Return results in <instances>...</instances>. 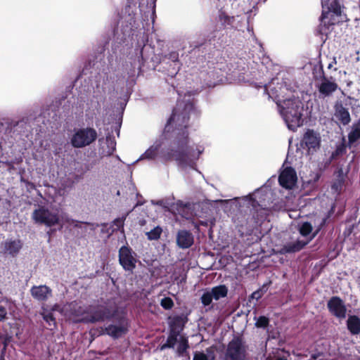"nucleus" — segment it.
I'll return each mask as SVG.
<instances>
[{"label": "nucleus", "instance_id": "nucleus-1", "mask_svg": "<svg viewBox=\"0 0 360 360\" xmlns=\"http://www.w3.org/2000/svg\"><path fill=\"white\" fill-rule=\"evenodd\" d=\"M198 114L190 97L178 100L162 134L133 164L159 158L163 162L174 160L183 170L196 169L197 160L205 148L202 145L191 144L187 127L190 118Z\"/></svg>", "mask_w": 360, "mask_h": 360}, {"label": "nucleus", "instance_id": "nucleus-2", "mask_svg": "<svg viewBox=\"0 0 360 360\" xmlns=\"http://www.w3.org/2000/svg\"><path fill=\"white\" fill-rule=\"evenodd\" d=\"M264 94L269 98H272L276 103L280 115L283 117L288 128L295 131L303 124V113L304 111V104L299 98L293 97L285 98L281 94L287 90L285 86L281 85L279 87L280 93L276 89L268 91V86L264 85Z\"/></svg>", "mask_w": 360, "mask_h": 360}, {"label": "nucleus", "instance_id": "nucleus-3", "mask_svg": "<svg viewBox=\"0 0 360 360\" xmlns=\"http://www.w3.org/2000/svg\"><path fill=\"white\" fill-rule=\"evenodd\" d=\"M137 14L131 15L130 13L128 16L125 17L124 22L122 25V31L124 36L130 37L132 39L136 35L137 39V46L136 47V56L134 63L137 62L139 67L142 65L148 58V56L144 53L146 50V43L148 42V35L145 32V25L143 23V28L140 29L138 32L139 23L137 22Z\"/></svg>", "mask_w": 360, "mask_h": 360}, {"label": "nucleus", "instance_id": "nucleus-4", "mask_svg": "<svg viewBox=\"0 0 360 360\" xmlns=\"http://www.w3.org/2000/svg\"><path fill=\"white\" fill-rule=\"evenodd\" d=\"M87 322L97 323L112 321L120 314L117 304L112 300H108L96 305L89 306L87 310Z\"/></svg>", "mask_w": 360, "mask_h": 360}, {"label": "nucleus", "instance_id": "nucleus-5", "mask_svg": "<svg viewBox=\"0 0 360 360\" xmlns=\"http://www.w3.org/2000/svg\"><path fill=\"white\" fill-rule=\"evenodd\" d=\"M266 188L261 187L256 189L252 193L242 198H236L231 200V203L235 207H240V202L246 205L248 208L251 207L252 210H257L258 207H263L265 205L264 201L267 195Z\"/></svg>", "mask_w": 360, "mask_h": 360}, {"label": "nucleus", "instance_id": "nucleus-6", "mask_svg": "<svg viewBox=\"0 0 360 360\" xmlns=\"http://www.w3.org/2000/svg\"><path fill=\"white\" fill-rule=\"evenodd\" d=\"M97 137V131L92 127L75 129L70 143L74 148H82L90 146Z\"/></svg>", "mask_w": 360, "mask_h": 360}, {"label": "nucleus", "instance_id": "nucleus-7", "mask_svg": "<svg viewBox=\"0 0 360 360\" xmlns=\"http://www.w3.org/2000/svg\"><path fill=\"white\" fill-rule=\"evenodd\" d=\"M221 360H245L246 348L243 340L238 337H234L227 345Z\"/></svg>", "mask_w": 360, "mask_h": 360}, {"label": "nucleus", "instance_id": "nucleus-8", "mask_svg": "<svg viewBox=\"0 0 360 360\" xmlns=\"http://www.w3.org/2000/svg\"><path fill=\"white\" fill-rule=\"evenodd\" d=\"M115 89V78L107 73L99 74L98 79L94 89V96L101 101H104L105 95L110 94Z\"/></svg>", "mask_w": 360, "mask_h": 360}, {"label": "nucleus", "instance_id": "nucleus-9", "mask_svg": "<svg viewBox=\"0 0 360 360\" xmlns=\"http://www.w3.org/2000/svg\"><path fill=\"white\" fill-rule=\"evenodd\" d=\"M112 320L115 321V323H111L106 326L104 333L114 339H117L128 332L129 323L122 313Z\"/></svg>", "mask_w": 360, "mask_h": 360}, {"label": "nucleus", "instance_id": "nucleus-10", "mask_svg": "<svg viewBox=\"0 0 360 360\" xmlns=\"http://www.w3.org/2000/svg\"><path fill=\"white\" fill-rule=\"evenodd\" d=\"M32 218L34 223L44 224L49 227L58 224L60 222L58 214L51 212L44 207L36 209L32 214Z\"/></svg>", "mask_w": 360, "mask_h": 360}, {"label": "nucleus", "instance_id": "nucleus-11", "mask_svg": "<svg viewBox=\"0 0 360 360\" xmlns=\"http://www.w3.org/2000/svg\"><path fill=\"white\" fill-rule=\"evenodd\" d=\"M119 262L126 271L132 272L137 263L136 254L127 245L119 250Z\"/></svg>", "mask_w": 360, "mask_h": 360}, {"label": "nucleus", "instance_id": "nucleus-12", "mask_svg": "<svg viewBox=\"0 0 360 360\" xmlns=\"http://www.w3.org/2000/svg\"><path fill=\"white\" fill-rule=\"evenodd\" d=\"M329 312L340 320H343L347 316V307L344 301L338 296L332 297L327 303Z\"/></svg>", "mask_w": 360, "mask_h": 360}, {"label": "nucleus", "instance_id": "nucleus-13", "mask_svg": "<svg viewBox=\"0 0 360 360\" xmlns=\"http://www.w3.org/2000/svg\"><path fill=\"white\" fill-rule=\"evenodd\" d=\"M297 179L296 172L291 167L283 169L278 176L280 185L286 189H292L295 186Z\"/></svg>", "mask_w": 360, "mask_h": 360}, {"label": "nucleus", "instance_id": "nucleus-14", "mask_svg": "<svg viewBox=\"0 0 360 360\" xmlns=\"http://www.w3.org/2000/svg\"><path fill=\"white\" fill-rule=\"evenodd\" d=\"M316 86L322 98L330 96L338 88V84L333 77L328 78L324 75H323L321 82Z\"/></svg>", "mask_w": 360, "mask_h": 360}, {"label": "nucleus", "instance_id": "nucleus-15", "mask_svg": "<svg viewBox=\"0 0 360 360\" xmlns=\"http://www.w3.org/2000/svg\"><path fill=\"white\" fill-rule=\"evenodd\" d=\"M321 137L312 129H307L303 136L302 144L310 150H316L320 146Z\"/></svg>", "mask_w": 360, "mask_h": 360}, {"label": "nucleus", "instance_id": "nucleus-16", "mask_svg": "<svg viewBox=\"0 0 360 360\" xmlns=\"http://www.w3.org/2000/svg\"><path fill=\"white\" fill-rule=\"evenodd\" d=\"M61 226H67L68 227H75L81 229L82 232H86V226H89L91 231H94L96 227H98V224H91L88 222H82L79 221H77L70 218L68 215L64 214L61 216Z\"/></svg>", "mask_w": 360, "mask_h": 360}, {"label": "nucleus", "instance_id": "nucleus-17", "mask_svg": "<svg viewBox=\"0 0 360 360\" xmlns=\"http://www.w3.org/2000/svg\"><path fill=\"white\" fill-rule=\"evenodd\" d=\"M321 5L323 8L321 16V21L328 18V15L330 13H333L336 15H340L341 7L337 0H321Z\"/></svg>", "mask_w": 360, "mask_h": 360}, {"label": "nucleus", "instance_id": "nucleus-18", "mask_svg": "<svg viewBox=\"0 0 360 360\" xmlns=\"http://www.w3.org/2000/svg\"><path fill=\"white\" fill-rule=\"evenodd\" d=\"M31 295L39 302L46 301L52 296L51 289L46 285H34L30 289Z\"/></svg>", "mask_w": 360, "mask_h": 360}, {"label": "nucleus", "instance_id": "nucleus-19", "mask_svg": "<svg viewBox=\"0 0 360 360\" xmlns=\"http://www.w3.org/2000/svg\"><path fill=\"white\" fill-rule=\"evenodd\" d=\"M22 247V243L20 239H7L2 244L4 253L11 257H15Z\"/></svg>", "mask_w": 360, "mask_h": 360}, {"label": "nucleus", "instance_id": "nucleus-20", "mask_svg": "<svg viewBox=\"0 0 360 360\" xmlns=\"http://www.w3.org/2000/svg\"><path fill=\"white\" fill-rule=\"evenodd\" d=\"M218 72L215 70H210L208 72H200V78L202 80V86L214 87L222 81L221 78L217 75Z\"/></svg>", "mask_w": 360, "mask_h": 360}, {"label": "nucleus", "instance_id": "nucleus-21", "mask_svg": "<svg viewBox=\"0 0 360 360\" xmlns=\"http://www.w3.org/2000/svg\"><path fill=\"white\" fill-rule=\"evenodd\" d=\"M101 147L99 148V155L101 158L108 157L112 155L116 149V141L111 136H108L104 142L99 140Z\"/></svg>", "mask_w": 360, "mask_h": 360}, {"label": "nucleus", "instance_id": "nucleus-22", "mask_svg": "<svg viewBox=\"0 0 360 360\" xmlns=\"http://www.w3.org/2000/svg\"><path fill=\"white\" fill-rule=\"evenodd\" d=\"M334 116L343 125H347L350 121V114L348 108H345L341 102H337L334 105Z\"/></svg>", "mask_w": 360, "mask_h": 360}, {"label": "nucleus", "instance_id": "nucleus-23", "mask_svg": "<svg viewBox=\"0 0 360 360\" xmlns=\"http://www.w3.org/2000/svg\"><path fill=\"white\" fill-rule=\"evenodd\" d=\"M194 242L193 234L187 230H179L176 233V245L181 249L190 248Z\"/></svg>", "mask_w": 360, "mask_h": 360}, {"label": "nucleus", "instance_id": "nucleus-24", "mask_svg": "<svg viewBox=\"0 0 360 360\" xmlns=\"http://www.w3.org/2000/svg\"><path fill=\"white\" fill-rule=\"evenodd\" d=\"M309 240H297L285 243L280 250L281 254L294 253L301 250Z\"/></svg>", "mask_w": 360, "mask_h": 360}, {"label": "nucleus", "instance_id": "nucleus-25", "mask_svg": "<svg viewBox=\"0 0 360 360\" xmlns=\"http://www.w3.org/2000/svg\"><path fill=\"white\" fill-rule=\"evenodd\" d=\"M347 328L352 335L360 334V319L356 315H350L347 320Z\"/></svg>", "mask_w": 360, "mask_h": 360}, {"label": "nucleus", "instance_id": "nucleus-26", "mask_svg": "<svg viewBox=\"0 0 360 360\" xmlns=\"http://www.w3.org/2000/svg\"><path fill=\"white\" fill-rule=\"evenodd\" d=\"M179 53L177 51H171L167 56L169 60L173 63V68L172 70L168 72V75L171 77H174L176 75L181 68V63L179 60Z\"/></svg>", "mask_w": 360, "mask_h": 360}, {"label": "nucleus", "instance_id": "nucleus-27", "mask_svg": "<svg viewBox=\"0 0 360 360\" xmlns=\"http://www.w3.org/2000/svg\"><path fill=\"white\" fill-rule=\"evenodd\" d=\"M187 321V318L184 316H176L170 321V331L181 333Z\"/></svg>", "mask_w": 360, "mask_h": 360}, {"label": "nucleus", "instance_id": "nucleus-28", "mask_svg": "<svg viewBox=\"0 0 360 360\" xmlns=\"http://www.w3.org/2000/svg\"><path fill=\"white\" fill-rule=\"evenodd\" d=\"M290 352L281 348L273 349L267 358L268 360H290Z\"/></svg>", "mask_w": 360, "mask_h": 360}, {"label": "nucleus", "instance_id": "nucleus-29", "mask_svg": "<svg viewBox=\"0 0 360 360\" xmlns=\"http://www.w3.org/2000/svg\"><path fill=\"white\" fill-rule=\"evenodd\" d=\"M218 20L221 25L224 28H233L236 27L234 22L235 17L229 16L224 11H219L218 15Z\"/></svg>", "mask_w": 360, "mask_h": 360}, {"label": "nucleus", "instance_id": "nucleus-30", "mask_svg": "<svg viewBox=\"0 0 360 360\" xmlns=\"http://www.w3.org/2000/svg\"><path fill=\"white\" fill-rule=\"evenodd\" d=\"M210 290L214 300L217 301L226 297L228 294V288L225 285H219Z\"/></svg>", "mask_w": 360, "mask_h": 360}, {"label": "nucleus", "instance_id": "nucleus-31", "mask_svg": "<svg viewBox=\"0 0 360 360\" xmlns=\"http://www.w3.org/2000/svg\"><path fill=\"white\" fill-rule=\"evenodd\" d=\"M360 139V119L352 125L351 131L348 134V140L350 144L356 143Z\"/></svg>", "mask_w": 360, "mask_h": 360}, {"label": "nucleus", "instance_id": "nucleus-32", "mask_svg": "<svg viewBox=\"0 0 360 360\" xmlns=\"http://www.w3.org/2000/svg\"><path fill=\"white\" fill-rule=\"evenodd\" d=\"M214 354L212 349H207L205 352H196L193 360H214Z\"/></svg>", "mask_w": 360, "mask_h": 360}, {"label": "nucleus", "instance_id": "nucleus-33", "mask_svg": "<svg viewBox=\"0 0 360 360\" xmlns=\"http://www.w3.org/2000/svg\"><path fill=\"white\" fill-rule=\"evenodd\" d=\"M179 335V333L170 331L167 337L166 343L161 346V350H163L167 348H174L176 343L177 338Z\"/></svg>", "mask_w": 360, "mask_h": 360}, {"label": "nucleus", "instance_id": "nucleus-34", "mask_svg": "<svg viewBox=\"0 0 360 360\" xmlns=\"http://www.w3.org/2000/svg\"><path fill=\"white\" fill-rule=\"evenodd\" d=\"M328 354L327 352H323L316 349L312 352H309V357L307 360H328Z\"/></svg>", "mask_w": 360, "mask_h": 360}, {"label": "nucleus", "instance_id": "nucleus-35", "mask_svg": "<svg viewBox=\"0 0 360 360\" xmlns=\"http://www.w3.org/2000/svg\"><path fill=\"white\" fill-rule=\"evenodd\" d=\"M188 342L186 339H181L176 349V354L179 356H185L188 349Z\"/></svg>", "mask_w": 360, "mask_h": 360}, {"label": "nucleus", "instance_id": "nucleus-36", "mask_svg": "<svg viewBox=\"0 0 360 360\" xmlns=\"http://www.w3.org/2000/svg\"><path fill=\"white\" fill-rule=\"evenodd\" d=\"M214 300L210 289H206L200 297L201 303L204 307L210 306Z\"/></svg>", "mask_w": 360, "mask_h": 360}, {"label": "nucleus", "instance_id": "nucleus-37", "mask_svg": "<svg viewBox=\"0 0 360 360\" xmlns=\"http://www.w3.org/2000/svg\"><path fill=\"white\" fill-rule=\"evenodd\" d=\"M255 326L260 328H266L269 324V319L265 316L255 317Z\"/></svg>", "mask_w": 360, "mask_h": 360}, {"label": "nucleus", "instance_id": "nucleus-38", "mask_svg": "<svg viewBox=\"0 0 360 360\" xmlns=\"http://www.w3.org/2000/svg\"><path fill=\"white\" fill-rule=\"evenodd\" d=\"M41 315L42 316L43 319L50 326L52 325L53 326H56V319L53 316V314L51 312H49L44 309H43V311L41 313Z\"/></svg>", "mask_w": 360, "mask_h": 360}, {"label": "nucleus", "instance_id": "nucleus-39", "mask_svg": "<svg viewBox=\"0 0 360 360\" xmlns=\"http://www.w3.org/2000/svg\"><path fill=\"white\" fill-rule=\"evenodd\" d=\"M162 229L156 226L150 231L146 233V236L149 240H157L160 237Z\"/></svg>", "mask_w": 360, "mask_h": 360}, {"label": "nucleus", "instance_id": "nucleus-40", "mask_svg": "<svg viewBox=\"0 0 360 360\" xmlns=\"http://www.w3.org/2000/svg\"><path fill=\"white\" fill-rule=\"evenodd\" d=\"M148 5H149L148 8V11H144V15H145V17H146V13H147V17L148 15H150L151 21L153 23L154 22V15H155V0H150V2L148 1Z\"/></svg>", "mask_w": 360, "mask_h": 360}, {"label": "nucleus", "instance_id": "nucleus-41", "mask_svg": "<svg viewBox=\"0 0 360 360\" xmlns=\"http://www.w3.org/2000/svg\"><path fill=\"white\" fill-rule=\"evenodd\" d=\"M312 231V226L310 223L304 222L300 227V233L303 236H309Z\"/></svg>", "mask_w": 360, "mask_h": 360}, {"label": "nucleus", "instance_id": "nucleus-42", "mask_svg": "<svg viewBox=\"0 0 360 360\" xmlns=\"http://www.w3.org/2000/svg\"><path fill=\"white\" fill-rule=\"evenodd\" d=\"M160 305L165 309H171L174 306V302L172 298L167 297L161 300Z\"/></svg>", "mask_w": 360, "mask_h": 360}, {"label": "nucleus", "instance_id": "nucleus-43", "mask_svg": "<svg viewBox=\"0 0 360 360\" xmlns=\"http://www.w3.org/2000/svg\"><path fill=\"white\" fill-rule=\"evenodd\" d=\"M267 288L265 285H263L262 288L252 292L251 297L257 300H259L264 293L266 291Z\"/></svg>", "mask_w": 360, "mask_h": 360}, {"label": "nucleus", "instance_id": "nucleus-44", "mask_svg": "<svg viewBox=\"0 0 360 360\" xmlns=\"http://www.w3.org/2000/svg\"><path fill=\"white\" fill-rule=\"evenodd\" d=\"M151 203L153 205H160L164 208H167L170 205V203H169L168 202H167L165 200H159L158 201L152 200Z\"/></svg>", "mask_w": 360, "mask_h": 360}, {"label": "nucleus", "instance_id": "nucleus-45", "mask_svg": "<svg viewBox=\"0 0 360 360\" xmlns=\"http://www.w3.org/2000/svg\"><path fill=\"white\" fill-rule=\"evenodd\" d=\"M343 184V181L342 179H338L337 181L334 182L333 184H332V189L334 190L335 191H338L339 189L341 188L342 187V185Z\"/></svg>", "mask_w": 360, "mask_h": 360}, {"label": "nucleus", "instance_id": "nucleus-46", "mask_svg": "<svg viewBox=\"0 0 360 360\" xmlns=\"http://www.w3.org/2000/svg\"><path fill=\"white\" fill-rule=\"evenodd\" d=\"M249 219L247 218L245 221H240L239 220V217H233V221L235 224H236L237 226H240V227H243L245 226H246L248 223H249Z\"/></svg>", "mask_w": 360, "mask_h": 360}, {"label": "nucleus", "instance_id": "nucleus-47", "mask_svg": "<svg viewBox=\"0 0 360 360\" xmlns=\"http://www.w3.org/2000/svg\"><path fill=\"white\" fill-rule=\"evenodd\" d=\"M124 219L125 218L116 219L113 221V224L116 226L117 229L123 228Z\"/></svg>", "mask_w": 360, "mask_h": 360}, {"label": "nucleus", "instance_id": "nucleus-48", "mask_svg": "<svg viewBox=\"0 0 360 360\" xmlns=\"http://www.w3.org/2000/svg\"><path fill=\"white\" fill-rule=\"evenodd\" d=\"M6 309L4 306L0 305V321H4L6 319Z\"/></svg>", "mask_w": 360, "mask_h": 360}, {"label": "nucleus", "instance_id": "nucleus-49", "mask_svg": "<svg viewBox=\"0 0 360 360\" xmlns=\"http://www.w3.org/2000/svg\"><path fill=\"white\" fill-rule=\"evenodd\" d=\"M144 203L143 201H141V200H138L137 202L136 203L135 206L134 207V208L131 210V211L136 207H138V206H141Z\"/></svg>", "mask_w": 360, "mask_h": 360}, {"label": "nucleus", "instance_id": "nucleus-50", "mask_svg": "<svg viewBox=\"0 0 360 360\" xmlns=\"http://www.w3.org/2000/svg\"><path fill=\"white\" fill-rule=\"evenodd\" d=\"M100 108H101V105H100V104H99V101H97V106H96V108L98 110Z\"/></svg>", "mask_w": 360, "mask_h": 360}, {"label": "nucleus", "instance_id": "nucleus-51", "mask_svg": "<svg viewBox=\"0 0 360 360\" xmlns=\"http://www.w3.org/2000/svg\"><path fill=\"white\" fill-rule=\"evenodd\" d=\"M6 302L8 304V305H9L8 308L11 310V303L10 302H8V300H6Z\"/></svg>", "mask_w": 360, "mask_h": 360}, {"label": "nucleus", "instance_id": "nucleus-52", "mask_svg": "<svg viewBox=\"0 0 360 360\" xmlns=\"http://www.w3.org/2000/svg\"><path fill=\"white\" fill-rule=\"evenodd\" d=\"M139 7H140V8H139L140 12L143 11V8H141V6H139Z\"/></svg>", "mask_w": 360, "mask_h": 360}, {"label": "nucleus", "instance_id": "nucleus-53", "mask_svg": "<svg viewBox=\"0 0 360 360\" xmlns=\"http://www.w3.org/2000/svg\"><path fill=\"white\" fill-rule=\"evenodd\" d=\"M331 67H332V63H330V64L328 65V68H331Z\"/></svg>", "mask_w": 360, "mask_h": 360}]
</instances>
